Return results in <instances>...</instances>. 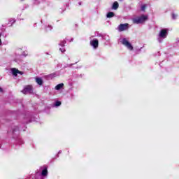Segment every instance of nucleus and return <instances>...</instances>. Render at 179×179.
I'll use <instances>...</instances> for the list:
<instances>
[{
  "mask_svg": "<svg viewBox=\"0 0 179 179\" xmlns=\"http://www.w3.org/2000/svg\"><path fill=\"white\" fill-rule=\"evenodd\" d=\"M167 36H169V29L164 28L160 29L158 34L157 41L163 43V40H164V38H167Z\"/></svg>",
  "mask_w": 179,
  "mask_h": 179,
  "instance_id": "nucleus-1",
  "label": "nucleus"
},
{
  "mask_svg": "<svg viewBox=\"0 0 179 179\" xmlns=\"http://www.w3.org/2000/svg\"><path fill=\"white\" fill-rule=\"evenodd\" d=\"M72 65H73V64H67V66H66V68H71V66H72Z\"/></svg>",
  "mask_w": 179,
  "mask_h": 179,
  "instance_id": "nucleus-21",
  "label": "nucleus"
},
{
  "mask_svg": "<svg viewBox=\"0 0 179 179\" xmlns=\"http://www.w3.org/2000/svg\"><path fill=\"white\" fill-rule=\"evenodd\" d=\"M107 17L110 18V17H114V13L113 12H109L107 14Z\"/></svg>",
  "mask_w": 179,
  "mask_h": 179,
  "instance_id": "nucleus-16",
  "label": "nucleus"
},
{
  "mask_svg": "<svg viewBox=\"0 0 179 179\" xmlns=\"http://www.w3.org/2000/svg\"><path fill=\"white\" fill-rule=\"evenodd\" d=\"M21 1H23V0H21Z\"/></svg>",
  "mask_w": 179,
  "mask_h": 179,
  "instance_id": "nucleus-27",
  "label": "nucleus"
},
{
  "mask_svg": "<svg viewBox=\"0 0 179 179\" xmlns=\"http://www.w3.org/2000/svg\"><path fill=\"white\" fill-rule=\"evenodd\" d=\"M172 18H173V19H177V15L173 14V15H172Z\"/></svg>",
  "mask_w": 179,
  "mask_h": 179,
  "instance_id": "nucleus-20",
  "label": "nucleus"
},
{
  "mask_svg": "<svg viewBox=\"0 0 179 179\" xmlns=\"http://www.w3.org/2000/svg\"><path fill=\"white\" fill-rule=\"evenodd\" d=\"M12 134L13 135V138H15V136H17V135H19L20 134L19 127H13L12 130Z\"/></svg>",
  "mask_w": 179,
  "mask_h": 179,
  "instance_id": "nucleus-9",
  "label": "nucleus"
},
{
  "mask_svg": "<svg viewBox=\"0 0 179 179\" xmlns=\"http://www.w3.org/2000/svg\"><path fill=\"white\" fill-rule=\"evenodd\" d=\"M129 29V24H120L118 26V31H125V30H128Z\"/></svg>",
  "mask_w": 179,
  "mask_h": 179,
  "instance_id": "nucleus-6",
  "label": "nucleus"
},
{
  "mask_svg": "<svg viewBox=\"0 0 179 179\" xmlns=\"http://www.w3.org/2000/svg\"><path fill=\"white\" fill-rule=\"evenodd\" d=\"M120 1H122V0H120Z\"/></svg>",
  "mask_w": 179,
  "mask_h": 179,
  "instance_id": "nucleus-26",
  "label": "nucleus"
},
{
  "mask_svg": "<svg viewBox=\"0 0 179 179\" xmlns=\"http://www.w3.org/2000/svg\"><path fill=\"white\" fill-rule=\"evenodd\" d=\"M22 93L24 94H29L33 93V87L31 85H27L24 87V90L22 91Z\"/></svg>",
  "mask_w": 179,
  "mask_h": 179,
  "instance_id": "nucleus-5",
  "label": "nucleus"
},
{
  "mask_svg": "<svg viewBox=\"0 0 179 179\" xmlns=\"http://www.w3.org/2000/svg\"><path fill=\"white\" fill-rule=\"evenodd\" d=\"M119 6H120V4H118V2L115 1L112 6V9H113L114 10H117Z\"/></svg>",
  "mask_w": 179,
  "mask_h": 179,
  "instance_id": "nucleus-12",
  "label": "nucleus"
},
{
  "mask_svg": "<svg viewBox=\"0 0 179 179\" xmlns=\"http://www.w3.org/2000/svg\"><path fill=\"white\" fill-rule=\"evenodd\" d=\"M47 31H50V30H52V26L48 25V27L46 28Z\"/></svg>",
  "mask_w": 179,
  "mask_h": 179,
  "instance_id": "nucleus-18",
  "label": "nucleus"
},
{
  "mask_svg": "<svg viewBox=\"0 0 179 179\" xmlns=\"http://www.w3.org/2000/svg\"><path fill=\"white\" fill-rule=\"evenodd\" d=\"M17 143H18V145H23V143H24V141H23V139L20 138H17L16 140Z\"/></svg>",
  "mask_w": 179,
  "mask_h": 179,
  "instance_id": "nucleus-15",
  "label": "nucleus"
},
{
  "mask_svg": "<svg viewBox=\"0 0 179 179\" xmlns=\"http://www.w3.org/2000/svg\"><path fill=\"white\" fill-rule=\"evenodd\" d=\"M11 72L13 75V76H17V73H19L20 75H23V71H19V69H16V68H13L11 69Z\"/></svg>",
  "mask_w": 179,
  "mask_h": 179,
  "instance_id": "nucleus-8",
  "label": "nucleus"
},
{
  "mask_svg": "<svg viewBox=\"0 0 179 179\" xmlns=\"http://www.w3.org/2000/svg\"><path fill=\"white\" fill-rule=\"evenodd\" d=\"M145 9H146V5H143V6H141V10L144 11Z\"/></svg>",
  "mask_w": 179,
  "mask_h": 179,
  "instance_id": "nucleus-19",
  "label": "nucleus"
},
{
  "mask_svg": "<svg viewBox=\"0 0 179 179\" xmlns=\"http://www.w3.org/2000/svg\"><path fill=\"white\" fill-rule=\"evenodd\" d=\"M62 87H64V83H60V84L56 85L55 89V90H61V89H62Z\"/></svg>",
  "mask_w": 179,
  "mask_h": 179,
  "instance_id": "nucleus-14",
  "label": "nucleus"
},
{
  "mask_svg": "<svg viewBox=\"0 0 179 179\" xmlns=\"http://www.w3.org/2000/svg\"><path fill=\"white\" fill-rule=\"evenodd\" d=\"M146 20H148V15H143L140 17L132 18V22L135 24H141L142 23H145Z\"/></svg>",
  "mask_w": 179,
  "mask_h": 179,
  "instance_id": "nucleus-2",
  "label": "nucleus"
},
{
  "mask_svg": "<svg viewBox=\"0 0 179 179\" xmlns=\"http://www.w3.org/2000/svg\"><path fill=\"white\" fill-rule=\"evenodd\" d=\"M61 106V101H57L55 103V107H59Z\"/></svg>",
  "mask_w": 179,
  "mask_h": 179,
  "instance_id": "nucleus-17",
  "label": "nucleus"
},
{
  "mask_svg": "<svg viewBox=\"0 0 179 179\" xmlns=\"http://www.w3.org/2000/svg\"><path fill=\"white\" fill-rule=\"evenodd\" d=\"M78 5H79V6L82 5V3H81V2H79V3H78Z\"/></svg>",
  "mask_w": 179,
  "mask_h": 179,
  "instance_id": "nucleus-24",
  "label": "nucleus"
},
{
  "mask_svg": "<svg viewBox=\"0 0 179 179\" xmlns=\"http://www.w3.org/2000/svg\"><path fill=\"white\" fill-rule=\"evenodd\" d=\"M48 171H47V168H45L42 172L41 174L40 172L36 173L35 175H31V179H41V176L43 177H45V176H48Z\"/></svg>",
  "mask_w": 179,
  "mask_h": 179,
  "instance_id": "nucleus-3",
  "label": "nucleus"
},
{
  "mask_svg": "<svg viewBox=\"0 0 179 179\" xmlns=\"http://www.w3.org/2000/svg\"><path fill=\"white\" fill-rule=\"evenodd\" d=\"M1 36H2V34H0V45H2V40H1Z\"/></svg>",
  "mask_w": 179,
  "mask_h": 179,
  "instance_id": "nucleus-22",
  "label": "nucleus"
},
{
  "mask_svg": "<svg viewBox=\"0 0 179 179\" xmlns=\"http://www.w3.org/2000/svg\"><path fill=\"white\" fill-rule=\"evenodd\" d=\"M98 36L102 37L103 40H106V41H110V36H108V35L101 36V34H99Z\"/></svg>",
  "mask_w": 179,
  "mask_h": 179,
  "instance_id": "nucleus-13",
  "label": "nucleus"
},
{
  "mask_svg": "<svg viewBox=\"0 0 179 179\" xmlns=\"http://www.w3.org/2000/svg\"><path fill=\"white\" fill-rule=\"evenodd\" d=\"M120 43H122V44L124 45V47H127V50H129L130 51H132V50H134V46H132V45L131 44V43H129L127 38H123L120 39Z\"/></svg>",
  "mask_w": 179,
  "mask_h": 179,
  "instance_id": "nucleus-4",
  "label": "nucleus"
},
{
  "mask_svg": "<svg viewBox=\"0 0 179 179\" xmlns=\"http://www.w3.org/2000/svg\"><path fill=\"white\" fill-rule=\"evenodd\" d=\"M90 45L94 50H96V48H99V40L95 38L90 41Z\"/></svg>",
  "mask_w": 179,
  "mask_h": 179,
  "instance_id": "nucleus-7",
  "label": "nucleus"
},
{
  "mask_svg": "<svg viewBox=\"0 0 179 179\" xmlns=\"http://www.w3.org/2000/svg\"><path fill=\"white\" fill-rule=\"evenodd\" d=\"M0 92H3V90H2V88L0 87Z\"/></svg>",
  "mask_w": 179,
  "mask_h": 179,
  "instance_id": "nucleus-23",
  "label": "nucleus"
},
{
  "mask_svg": "<svg viewBox=\"0 0 179 179\" xmlns=\"http://www.w3.org/2000/svg\"><path fill=\"white\" fill-rule=\"evenodd\" d=\"M66 41H63L59 43V45L61 48H59V51H61V52H65V48L64 47H65V44H66Z\"/></svg>",
  "mask_w": 179,
  "mask_h": 179,
  "instance_id": "nucleus-10",
  "label": "nucleus"
},
{
  "mask_svg": "<svg viewBox=\"0 0 179 179\" xmlns=\"http://www.w3.org/2000/svg\"><path fill=\"white\" fill-rule=\"evenodd\" d=\"M35 80L36 83L39 85V86H43V79H41V78L36 77Z\"/></svg>",
  "mask_w": 179,
  "mask_h": 179,
  "instance_id": "nucleus-11",
  "label": "nucleus"
},
{
  "mask_svg": "<svg viewBox=\"0 0 179 179\" xmlns=\"http://www.w3.org/2000/svg\"><path fill=\"white\" fill-rule=\"evenodd\" d=\"M59 153H61V151H59Z\"/></svg>",
  "mask_w": 179,
  "mask_h": 179,
  "instance_id": "nucleus-25",
  "label": "nucleus"
}]
</instances>
